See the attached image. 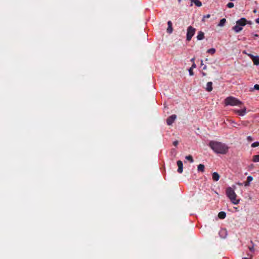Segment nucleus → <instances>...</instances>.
I'll return each instance as SVG.
<instances>
[{
	"label": "nucleus",
	"instance_id": "1",
	"mask_svg": "<svg viewBox=\"0 0 259 259\" xmlns=\"http://www.w3.org/2000/svg\"><path fill=\"white\" fill-rule=\"evenodd\" d=\"M208 145L217 154H225L229 150V147L226 144L218 141H211Z\"/></svg>",
	"mask_w": 259,
	"mask_h": 259
},
{
	"label": "nucleus",
	"instance_id": "2",
	"mask_svg": "<svg viewBox=\"0 0 259 259\" xmlns=\"http://www.w3.org/2000/svg\"><path fill=\"white\" fill-rule=\"evenodd\" d=\"M234 188L232 187H228L226 190V193L227 197L230 199L231 202L234 204H238L239 202V199H237V195L234 191V189L236 188L235 186H233Z\"/></svg>",
	"mask_w": 259,
	"mask_h": 259
},
{
	"label": "nucleus",
	"instance_id": "3",
	"mask_svg": "<svg viewBox=\"0 0 259 259\" xmlns=\"http://www.w3.org/2000/svg\"><path fill=\"white\" fill-rule=\"evenodd\" d=\"M225 104L226 105H231V106H239L242 104L241 102L236 98L230 96L227 97L225 100Z\"/></svg>",
	"mask_w": 259,
	"mask_h": 259
},
{
	"label": "nucleus",
	"instance_id": "4",
	"mask_svg": "<svg viewBox=\"0 0 259 259\" xmlns=\"http://www.w3.org/2000/svg\"><path fill=\"white\" fill-rule=\"evenodd\" d=\"M196 29L191 26H189L187 30V36L186 39L188 41H190L192 37L195 34Z\"/></svg>",
	"mask_w": 259,
	"mask_h": 259
},
{
	"label": "nucleus",
	"instance_id": "5",
	"mask_svg": "<svg viewBox=\"0 0 259 259\" xmlns=\"http://www.w3.org/2000/svg\"><path fill=\"white\" fill-rule=\"evenodd\" d=\"M177 116L175 114L172 115L168 117L166 119V123L167 125H170L172 124L175 119H176Z\"/></svg>",
	"mask_w": 259,
	"mask_h": 259
},
{
	"label": "nucleus",
	"instance_id": "6",
	"mask_svg": "<svg viewBox=\"0 0 259 259\" xmlns=\"http://www.w3.org/2000/svg\"><path fill=\"white\" fill-rule=\"evenodd\" d=\"M247 23V20L244 18H242L236 21V24L241 27L244 26Z\"/></svg>",
	"mask_w": 259,
	"mask_h": 259
},
{
	"label": "nucleus",
	"instance_id": "7",
	"mask_svg": "<svg viewBox=\"0 0 259 259\" xmlns=\"http://www.w3.org/2000/svg\"><path fill=\"white\" fill-rule=\"evenodd\" d=\"M248 56L251 59L254 65H257L259 64V56H254L251 54H248Z\"/></svg>",
	"mask_w": 259,
	"mask_h": 259
},
{
	"label": "nucleus",
	"instance_id": "8",
	"mask_svg": "<svg viewBox=\"0 0 259 259\" xmlns=\"http://www.w3.org/2000/svg\"><path fill=\"white\" fill-rule=\"evenodd\" d=\"M177 165L178 166L177 171L180 174H182L183 171V162L181 160H178V161H177Z\"/></svg>",
	"mask_w": 259,
	"mask_h": 259
},
{
	"label": "nucleus",
	"instance_id": "9",
	"mask_svg": "<svg viewBox=\"0 0 259 259\" xmlns=\"http://www.w3.org/2000/svg\"><path fill=\"white\" fill-rule=\"evenodd\" d=\"M246 108L244 107L241 110H235L234 111L236 113L240 116H244L246 114Z\"/></svg>",
	"mask_w": 259,
	"mask_h": 259
},
{
	"label": "nucleus",
	"instance_id": "10",
	"mask_svg": "<svg viewBox=\"0 0 259 259\" xmlns=\"http://www.w3.org/2000/svg\"><path fill=\"white\" fill-rule=\"evenodd\" d=\"M168 27L167 28V32L170 34L172 32V23L170 21L167 22Z\"/></svg>",
	"mask_w": 259,
	"mask_h": 259
},
{
	"label": "nucleus",
	"instance_id": "11",
	"mask_svg": "<svg viewBox=\"0 0 259 259\" xmlns=\"http://www.w3.org/2000/svg\"><path fill=\"white\" fill-rule=\"evenodd\" d=\"M232 29L236 33L240 32L242 30V27H241L240 26L236 25L232 27Z\"/></svg>",
	"mask_w": 259,
	"mask_h": 259
},
{
	"label": "nucleus",
	"instance_id": "12",
	"mask_svg": "<svg viewBox=\"0 0 259 259\" xmlns=\"http://www.w3.org/2000/svg\"><path fill=\"white\" fill-rule=\"evenodd\" d=\"M206 90L207 92H211L212 90V82L209 81L206 84Z\"/></svg>",
	"mask_w": 259,
	"mask_h": 259
},
{
	"label": "nucleus",
	"instance_id": "13",
	"mask_svg": "<svg viewBox=\"0 0 259 259\" xmlns=\"http://www.w3.org/2000/svg\"><path fill=\"white\" fill-rule=\"evenodd\" d=\"M205 169V166L204 164H200L198 165L197 170L198 172H203Z\"/></svg>",
	"mask_w": 259,
	"mask_h": 259
},
{
	"label": "nucleus",
	"instance_id": "14",
	"mask_svg": "<svg viewBox=\"0 0 259 259\" xmlns=\"http://www.w3.org/2000/svg\"><path fill=\"white\" fill-rule=\"evenodd\" d=\"M220 179V175L217 172H214L212 174V179L214 181H218Z\"/></svg>",
	"mask_w": 259,
	"mask_h": 259
},
{
	"label": "nucleus",
	"instance_id": "15",
	"mask_svg": "<svg viewBox=\"0 0 259 259\" xmlns=\"http://www.w3.org/2000/svg\"><path fill=\"white\" fill-rule=\"evenodd\" d=\"M204 38V33L202 31H199L197 36L198 40H202Z\"/></svg>",
	"mask_w": 259,
	"mask_h": 259
},
{
	"label": "nucleus",
	"instance_id": "16",
	"mask_svg": "<svg viewBox=\"0 0 259 259\" xmlns=\"http://www.w3.org/2000/svg\"><path fill=\"white\" fill-rule=\"evenodd\" d=\"M226 214L224 211H221L218 214V217L220 219H224L226 218Z\"/></svg>",
	"mask_w": 259,
	"mask_h": 259
},
{
	"label": "nucleus",
	"instance_id": "17",
	"mask_svg": "<svg viewBox=\"0 0 259 259\" xmlns=\"http://www.w3.org/2000/svg\"><path fill=\"white\" fill-rule=\"evenodd\" d=\"M192 2L194 3L197 7H201L202 6L201 2L199 0H191Z\"/></svg>",
	"mask_w": 259,
	"mask_h": 259
},
{
	"label": "nucleus",
	"instance_id": "18",
	"mask_svg": "<svg viewBox=\"0 0 259 259\" xmlns=\"http://www.w3.org/2000/svg\"><path fill=\"white\" fill-rule=\"evenodd\" d=\"M226 22V19H225V18L222 19L220 20L219 23L218 24V26H221V27L225 25Z\"/></svg>",
	"mask_w": 259,
	"mask_h": 259
},
{
	"label": "nucleus",
	"instance_id": "19",
	"mask_svg": "<svg viewBox=\"0 0 259 259\" xmlns=\"http://www.w3.org/2000/svg\"><path fill=\"white\" fill-rule=\"evenodd\" d=\"M253 161L254 162H259V154L255 155L253 156Z\"/></svg>",
	"mask_w": 259,
	"mask_h": 259
},
{
	"label": "nucleus",
	"instance_id": "20",
	"mask_svg": "<svg viewBox=\"0 0 259 259\" xmlns=\"http://www.w3.org/2000/svg\"><path fill=\"white\" fill-rule=\"evenodd\" d=\"M185 158H186L187 160H189V161L190 162H191V163H192V162H193V161H194V159H193V157H192L191 155H188V156H186L185 157Z\"/></svg>",
	"mask_w": 259,
	"mask_h": 259
},
{
	"label": "nucleus",
	"instance_id": "21",
	"mask_svg": "<svg viewBox=\"0 0 259 259\" xmlns=\"http://www.w3.org/2000/svg\"><path fill=\"white\" fill-rule=\"evenodd\" d=\"M215 49H214V48H211V49H208L207 51V53H209V54H210L211 55H213L215 53Z\"/></svg>",
	"mask_w": 259,
	"mask_h": 259
},
{
	"label": "nucleus",
	"instance_id": "22",
	"mask_svg": "<svg viewBox=\"0 0 259 259\" xmlns=\"http://www.w3.org/2000/svg\"><path fill=\"white\" fill-rule=\"evenodd\" d=\"M250 243H252V244H253V242H252V241H250ZM248 248L249 250L251 252H254V245H253V244H252V245L251 246H249L248 247Z\"/></svg>",
	"mask_w": 259,
	"mask_h": 259
},
{
	"label": "nucleus",
	"instance_id": "23",
	"mask_svg": "<svg viewBox=\"0 0 259 259\" xmlns=\"http://www.w3.org/2000/svg\"><path fill=\"white\" fill-rule=\"evenodd\" d=\"M258 146H259V142H254V143H253L251 144V147H257Z\"/></svg>",
	"mask_w": 259,
	"mask_h": 259
},
{
	"label": "nucleus",
	"instance_id": "24",
	"mask_svg": "<svg viewBox=\"0 0 259 259\" xmlns=\"http://www.w3.org/2000/svg\"><path fill=\"white\" fill-rule=\"evenodd\" d=\"M227 6L229 8H232L234 7V4L233 3H229Z\"/></svg>",
	"mask_w": 259,
	"mask_h": 259
},
{
	"label": "nucleus",
	"instance_id": "25",
	"mask_svg": "<svg viewBox=\"0 0 259 259\" xmlns=\"http://www.w3.org/2000/svg\"><path fill=\"white\" fill-rule=\"evenodd\" d=\"M210 17V14H207L206 15L204 16L203 17V19H202V21H205V19L209 18Z\"/></svg>",
	"mask_w": 259,
	"mask_h": 259
},
{
	"label": "nucleus",
	"instance_id": "26",
	"mask_svg": "<svg viewBox=\"0 0 259 259\" xmlns=\"http://www.w3.org/2000/svg\"><path fill=\"white\" fill-rule=\"evenodd\" d=\"M253 180V178L249 176H248L247 178V181L250 182L251 181H252Z\"/></svg>",
	"mask_w": 259,
	"mask_h": 259
},
{
	"label": "nucleus",
	"instance_id": "27",
	"mask_svg": "<svg viewBox=\"0 0 259 259\" xmlns=\"http://www.w3.org/2000/svg\"><path fill=\"white\" fill-rule=\"evenodd\" d=\"M189 74H190V75H194V73H193V69L192 68H190L189 69Z\"/></svg>",
	"mask_w": 259,
	"mask_h": 259
},
{
	"label": "nucleus",
	"instance_id": "28",
	"mask_svg": "<svg viewBox=\"0 0 259 259\" xmlns=\"http://www.w3.org/2000/svg\"><path fill=\"white\" fill-rule=\"evenodd\" d=\"M254 89L259 90V84H255L254 85Z\"/></svg>",
	"mask_w": 259,
	"mask_h": 259
},
{
	"label": "nucleus",
	"instance_id": "29",
	"mask_svg": "<svg viewBox=\"0 0 259 259\" xmlns=\"http://www.w3.org/2000/svg\"><path fill=\"white\" fill-rule=\"evenodd\" d=\"M178 144H179V142H178V141H177V140H176V141H175L173 142V145H174V146H176H176H177V145H178Z\"/></svg>",
	"mask_w": 259,
	"mask_h": 259
},
{
	"label": "nucleus",
	"instance_id": "30",
	"mask_svg": "<svg viewBox=\"0 0 259 259\" xmlns=\"http://www.w3.org/2000/svg\"><path fill=\"white\" fill-rule=\"evenodd\" d=\"M247 139L248 141H252L253 140V139L251 136H248L247 137Z\"/></svg>",
	"mask_w": 259,
	"mask_h": 259
},
{
	"label": "nucleus",
	"instance_id": "31",
	"mask_svg": "<svg viewBox=\"0 0 259 259\" xmlns=\"http://www.w3.org/2000/svg\"><path fill=\"white\" fill-rule=\"evenodd\" d=\"M249 183H250V182L246 180V181L244 183V186H248L249 185Z\"/></svg>",
	"mask_w": 259,
	"mask_h": 259
},
{
	"label": "nucleus",
	"instance_id": "32",
	"mask_svg": "<svg viewBox=\"0 0 259 259\" xmlns=\"http://www.w3.org/2000/svg\"><path fill=\"white\" fill-rule=\"evenodd\" d=\"M171 154H175L176 153V150H175V149H172L171 150Z\"/></svg>",
	"mask_w": 259,
	"mask_h": 259
},
{
	"label": "nucleus",
	"instance_id": "33",
	"mask_svg": "<svg viewBox=\"0 0 259 259\" xmlns=\"http://www.w3.org/2000/svg\"><path fill=\"white\" fill-rule=\"evenodd\" d=\"M196 67V64H195V63H193L191 68L193 69V68H195Z\"/></svg>",
	"mask_w": 259,
	"mask_h": 259
},
{
	"label": "nucleus",
	"instance_id": "34",
	"mask_svg": "<svg viewBox=\"0 0 259 259\" xmlns=\"http://www.w3.org/2000/svg\"><path fill=\"white\" fill-rule=\"evenodd\" d=\"M241 124L243 126H246L247 124L245 122H242Z\"/></svg>",
	"mask_w": 259,
	"mask_h": 259
},
{
	"label": "nucleus",
	"instance_id": "35",
	"mask_svg": "<svg viewBox=\"0 0 259 259\" xmlns=\"http://www.w3.org/2000/svg\"><path fill=\"white\" fill-rule=\"evenodd\" d=\"M195 59V58H193L191 59V61L193 63H194Z\"/></svg>",
	"mask_w": 259,
	"mask_h": 259
},
{
	"label": "nucleus",
	"instance_id": "36",
	"mask_svg": "<svg viewBox=\"0 0 259 259\" xmlns=\"http://www.w3.org/2000/svg\"><path fill=\"white\" fill-rule=\"evenodd\" d=\"M203 70H205V69H206V66H205H205L203 67Z\"/></svg>",
	"mask_w": 259,
	"mask_h": 259
},
{
	"label": "nucleus",
	"instance_id": "37",
	"mask_svg": "<svg viewBox=\"0 0 259 259\" xmlns=\"http://www.w3.org/2000/svg\"><path fill=\"white\" fill-rule=\"evenodd\" d=\"M237 184L239 186H242V183H238Z\"/></svg>",
	"mask_w": 259,
	"mask_h": 259
},
{
	"label": "nucleus",
	"instance_id": "38",
	"mask_svg": "<svg viewBox=\"0 0 259 259\" xmlns=\"http://www.w3.org/2000/svg\"><path fill=\"white\" fill-rule=\"evenodd\" d=\"M201 66L203 65V60H201Z\"/></svg>",
	"mask_w": 259,
	"mask_h": 259
},
{
	"label": "nucleus",
	"instance_id": "39",
	"mask_svg": "<svg viewBox=\"0 0 259 259\" xmlns=\"http://www.w3.org/2000/svg\"><path fill=\"white\" fill-rule=\"evenodd\" d=\"M253 12V13H256V10H254Z\"/></svg>",
	"mask_w": 259,
	"mask_h": 259
},
{
	"label": "nucleus",
	"instance_id": "40",
	"mask_svg": "<svg viewBox=\"0 0 259 259\" xmlns=\"http://www.w3.org/2000/svg\"><path fill=\"white\" fill-rule=\"evenodd\" d=\"M244 259H251V258H247V257H245Z\"/></svg>",
	"mask_w": 259,
	"mask_h": 259
},
{
	"label": "nucleus",
	"instance_id": "41",
	"mask_svg": "<svg viewBox=\"0 0 259 259\" xmlns=\"http://www.w3.org/2000/svg\"><path fill=\"white\" fill-rule=\"evenodd\" d=\"M254 36H256V37H257L258 35L257 34H255Z\"/></svg>",
	"mask_w": 259,
	"mask_h": 259
},
{
	"label": "nucleus",
	"instance_id": "42",
	"mask_svg": "<svg viewBox=\"0 0 259 259\" xmlns=\"http://www.w3.org/2000/svg\"><path fill=\"white\" fill-rule=\"evenodd\" d=\"M179 3L181 2L182 0H178Z\"/></svg>",
	"mask_w": 259,
	"mask_h": 259
},
{
	"label": "nucleus",
	"instance_id": "43",
	"mask_svg": "<svg viewBox=\"0 0 259 259\" xmlns=\"http://www.w3.org/2000/svg\"><path fill=\"white\" fill-rule=\"evenodd\" d=\"M203 75H205V73L203 72Z\"/></svg>",
	"mask_w": 259,
	"mask_h": 259
}]
</instances>
